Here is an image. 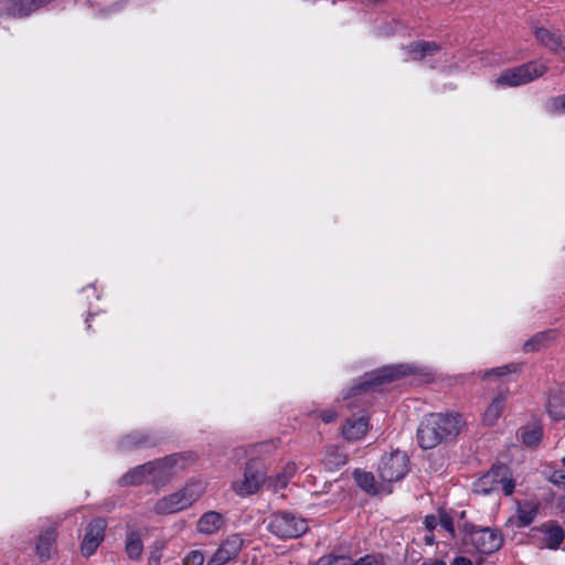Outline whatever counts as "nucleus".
<instances>
[{"mask_svg":"<svg viewBox=\"0 0 565 565\" xmlns=\"http://www.w3.org/2000/svg\"><path fill=\"white\" fill-rule=\"evenodd\" d=\"M425 542H426L428 545H433V544H434V542H435L434 535H433V534L426 535V536H425Z\"/></svg>","mask_w":565,"mask_h":565,"instance_id":"43","label":"nucleus"},{"mask_svg":"<svg viewBox=\"0 0 565 565\" xmlns=\"http://www.w3.org/2000/svg\"><path fill=\"white\" fill-rule=\"evenodd\" d=\"M554 339H555V331H553V330L539 332L524 343L523 350L525 352L539 351L542 348L546 347Z\"/></svg>","mask_w":565,"mask_h":565,"instance_id":"23","label":"nucleus"},{"mask_svg":"<svg viewBox=\"0 0 565 565\" xmlns=\"http://www.w3.org/2000/svg\"><path fill=\"white\" fill-rule=\"evenodd\" d=\"M518 371V365L514 363L505 364L502 366L493 367L484 372L483 377L491 375L503 376Z\"/></svg>","mask_w":565,"mask_h":565,"instance_id":"31","label":"nucleus"},{"mask_svg":"<svg viewBox=\"0 0 565 565\" xmlns=\"http://www.w3.org/2000/svg\"><path fill=\"white\" fill-rule=\"evenodd\" d=\"M152 445L151 438L147 434L131 433L126 435L119 443V447L122 450H132L138 448H145Z\"/></svg>","mask_w":565,"mask_h":565,"instance_id":"22","label":"nucleus"},{"mask_svg":"<svg viewBox=\"0 0 565 565\" xmlns=\"http://www.w3.org/2000/svg\"><path fill=\"white\" fill-rule=\"evenodd\" d=\"M355 483L367 494L376 495L380 493H391V488L385 486L383 480H375L372 472L355 469L352 473Z\"/></svg>","mask_w":565,"mask_h":565,"instance_id":"13","label":"nucleus"},{"mask_svg":"<svg viewBox=\"0 0 565 565\" xmlns=\"http://www.w3.org/2000/svg\"><path fill=\"white\" fill-rule=\"evenodd\" d=\"M317 565H341V557H321Z\"/></svg>","mask_w":565,"mask_h":565,"instance_id":"38","label":"nucleus"},{"mask_svg":"<svg viewBox=\"0 0 565 565\" xmlns=\"http://www.w3.org/2000/svg\"><path fill=\"white\" fill-rule=\"evenodd\" d=\"M152 471L151 462H147L143 465H140L130 471H128L126 475H124L119 483L124 487L126 486H138L143 483L145 481L150 482V475Z\"/></svg>","mask_w":565,"mask_h":565,"instance_id":"16","label":"nucleus"},{"mask_svg":"<svg viewBox=\"0 0 565 565\" xmlns=\"http://www.w3.org/2000/svg\"><path fill=\"white\" fill-rule=\"evenodd\" d=\"M439 524L441 525L443 529H445L447 532H449L450 535L454 537V535H455L454 522H452V518L448 513L441 512L439 514Z\"/></svg>","mask_w":565,"mask_h":565,"instance_id":"34","label":"nucleus"},{"mask_svg":"<svg viewBox=\"0 0 565 565\" xmlns=\"http://www.w3.org/2000/svg\"><path fill=\"white\" fill-rule=\"evenodd\" d=\"M546 108L551 113H565V94L550 98Z\"/></svg>","mask_w":565,"mask_h":565,"instance_id":"32","label":"nucleus"},{"mask_svg":"<svg viewBox=\"0 0 565 565\" xmlns=\"http://www.w3.org/2000/svg\"><path fill=\"white\" fill-rule=\"evenodd\" d=\"M543 436L542 428L537 425L527 426L522 431V441L530 447L539 445Z\"/></svg>","mask_w":565,"mask_h":565,"instance_id":"29","label":"nucleus"},{"mask_svg":"<svg viewBox=\"0 0 565 565\" xmlns=\"http://www.w3.org/2000/svg\"><path fill=\"white\" fill-rule=\"evenodd\" d=\"M539 512V507L536 503L531 501H525L523 503H519L518 505V526H527L535 519Z\"/></svg>","mask_w":565,"mask_h":565,"instance_id":"24","label":"nucleus"},{"mask_svg":"<svg viewBox=\"0 0 565 565\" xmlns=\"http://www.w3.org/2000/svg\"><path fill=\"white\" fill-rule=\"evenodd\" d=\"M341 565H385V562L382 554H366L353 563L341 557Z\"/></svg>","mask_w":565,"mask_h":565,"instance_id":"30","label":"nucleus"},{"mask_svg":"<svg viewBox=\"0 0 565 565\" xmlns=\"http://www.w3.org/2000/svg\"><path fill=\"white\" fill-rule=\"evenodd\" d=\"M504 402L505 397L503 395H499L493 398L483 414V423L486 425L491 426L499 419L504 407Z\"/></svg>","mask_w":565,"mask_h":565,"instance_id":"25","label":"nucleus"},{"mask_svg":"<svg viewBox=\"0 0 565 565\" xmlns=\"http://www.w3.org/2000/svg\"><path fill=\"white\" fill-rule=\"evenodd\" d=\"M562 461H563V465L565 466V457L562 459Z\"/></svg>","mask_w":565,"mask_h":565,"instance_id":"44","label":"nucleus"},{"mask_svg":"<svg viewBox=\"0 0 565 565\" xmlns=\"http://www.w3.org/2000/svg\"><path fill=\"white\" fill-rule=\"evenodd\" d=\"M320 417L321 419L326 423V424H329V423H332L337 419L338 415L332 409H329V411H323L320 413Z\"/></svg>","mask_w":565,"mask_h":565,"instance_id":"36","label":"nucleus"},{"mask_svg":"<svg viewBox=\"0 0 565 565\" xmlns=\"http://www.w3.org/2000/svg\"><path fill=\"white\" fill-rule=\"evenodd\" d=\"M127 555L131 559H138L143 551V544L140 537V534L136 531H130L126 537V546H125Z\"/></svg>","mask_w":565,"mask_h":565,"instance_id":"27","label":"nucleus"},{"mask_svg":"<svg viewBox=\"0 0 565 565\" xmlns=\"http://www.w3.org/2000/svg\"><path fill=\"white\" fill-rule=\"evenodd\" d=\"M53 0H4V9L13 18H24Z\"/></svg>","mask_w":565,"mask_h":565,"instance_id":"14","label":"nucleus"},{"mask_svg":"<svg viewBox=\"0 0 565 565\" xmlns=\"http://www.w3.org/2000/svg\"><path fill=\"white\" fill-rule=\"evenodd\" d=\"M535 38L552 52H557L559 50L562 36L552 33L550 30L545 28H536Z\"/></svg>","mask_w":565,"mask_h":565,"instance_id":"26","label":"nucleus"},{"mask_svg":"<svg viewBox=\"0 0 565 565\" xmlns=\"http://www.w3.org/2000/svg\"><path fill=\"white\" fill-rule=\"evenodd\" d=\"M179 460L178 455H170L163 459L150 461L152 466L150 482L157 487L163 486L174 475V467Z\"/></svg>","mask_w":565,"mask_h":565,"instance_id":"12","label":"nucleus"},{"mask_svg":"<svg viewBox=\"0 0 565 565\" xmlns=\"http://www.w3.org/2000/svg\"><path fill=\"white\" fill-rule=\"evenodd\" d=\"M369 430V423L364 416L350 418L347 420L342 434L350 441L361 439Z\"/></svg>","mask_w":565,"mask_h":565,"instance_id":"17","label":"nucleus"},{"mask_svg":"<svg viewBox=\"0 0 565 565\" xmlns=\"http://www.w3.org/2000/svg\"><path fill=\"white\" fill-rule=\"evenodd\" d=\"M408 457L404 451L395 450L381 458L377 475L384 484L402 480L408 472Z\"/></svg>","mask_w":565,"mask_h":565,"instance_id":"7","label":"nucleus"},{"mask_svg":"<svg viewBox=\"0 0 565 565\" xmlns=\"http://www.w3.org/2000/svg\"><path fill=\"white\" fill-rule=\"evenodd\" d=\"M406 51L412 60L420 61L427 56H433L439 51V45L430 41H416L406 46Z\"/></svg>","mask_w":565,"mask_h":565,"instance_id":"19","label":"nucleus"},{"mask_svg":"<svg viewBox=\"0 0 565 565\" xmlns=\"http://www.w3.org/2000/svg\"><path fill=\"white\" fill-rule=\"evenodd\" d=\"M224 523L223 515L216 511L205 512L198 521L196 529L203 534L217 532Z\"/></svg>","mask_w":565,"mask_h":565,"instance_id":"20","label":"nucleus"},{"mask_svg":"<svg viewBox=\"0 0 565 565\" xmlns=\"http://www.w3.org/2000/svg\"><path fill=\"white\" fill-rule=\"evenodd\" d=\"M439 523V519H437L435 515H427L424 520L425 527L431 532L437 524Z\"/></svg>","mask_w":565,"mask_h":565,"instance_id":"37","label":"nucleus"},{"mask_svg":"<svg viewBox=\"0 0 565 565\" xmlns=\"http://www.w3.org/2000/svg\"><path fill=\"white\" fill-rule=\"evenodd\" d=\"M405 374L406 370L402 365L382 369L376 373L372 374L367 380H365L361 384L352 387L351 394L356 395L361 392L367 391L369 388H374L383 383L392 382L393 380Z\"/></svg>","mask_w":565,"mask_h":565,"instance_id":"10","label":"nucleus"},{"mask_svg":"<svg viewBox=\"0 0 565 565\" xmlns=\"http://www.w3.org/2000/svg\"><path fill=\"white\" fill-rule=\"evenodd\" d=\"M544 534V546L550 550H556L565 539L564 530L554 523H545L539 529Z\"/></svg>","mask_w":565,"mask_h":565,"instance_id":"18","label":"nucleus"},{"mask_svg":"<svg viewBox=\"0 0 565 565\" xmlns=\"http://www.w3.org/2000/svg\"><path fill=\"white\" fill-rule=\"evenodd\" d=\"M204 555L200 551H191L183 559V565H203Z\"/></svg>","mask_w":565,"mask_h":565,"instance_id":"33","label":"nucleus"},{"mask_svg":"<svg viewBox=\"0 0 565 565\" xmlns=\"http://www.w3.org/2000/svg\"><path fill=\"white\" fill-rule=\"evenodd\" d=\"M106 526V521L102 518L94 519L88 523L81 544V552L84 556H90L95 553L104 541Z\"/></svg>","mask_w":565,"mask_h":565,"instance_id":"9","label":"nucleus"},{"mask_svg":"<svg viewBox=\"0 0 565 565\" xmlns=\"http://www.w3.org/2000/svg\"><path fill=\"white\" fill-rule=\"evenodd\" d=\"M422 565H446V562L437 558H428L425 559Z\"/></svg>","mask_w":565,"mask_h":565,"instance_id":"40","label":"nucleus"},{"mask_svg":"<svg viewBox=\"0 0 565 565\" xmlns=\"http://www.w3.org/2000/svg\"><path fill=\"white\" fill-rule=\"evenodd\" d=\"M555 54L557 55H561L565 58V36H562L561 38V46H559V50L557 52H554Z\"/></svg>","mask_w":565,"mask_h":565,"instance_id":"41","label":"nucleus"},{"mask_svg":"<svg viewBox=\"0 0 565 565\" xmlns=\"http://www.w3.org/2000/svg\"><path fill=\"white\" fill-rule=\"evenodd\" d=\"M546 66L539 63H526L518 67L503 71L495 79L498 86L515 87L527 84L542 76Z\"/></svg>","mask_w":565,"mask_h":565,"instance_id":"8","label":"nucleus"},{"mask_svg":"<svg viewBox=\"0 0 565 565\" xmlns=\"http://www.w3.org/2000/svg\"><path fill=\"white\" fill-rule=\"evenodd\" d=\"M463 541L470 543L477 552L491 554L498 551L503 544L502 535L489 527L477 529L473 525H465Z\"/></svg>","mask_w":565,"mask_h":565,"instance_id":"6","label":"nucleus"},{"mask_svg":"<svg viewBox=\"0 0 565 565\" xmlns=\"http://www.w3.org/2000/svg\"><path fill=\"white\" fill-rule=\"evenodd\" d=\"M547 412L555 420L565 418V402L558 396H552L547 401Z\"/></svg>","mask_w":565,"mask_h":565,"instance_id":"28","label":"nucleus"},{"mask_svg":"<svg viewBox=\"0 0 565 565\" xmlns=\"http://www.w3.org/2000/svg\"><path fill=\"white\" fill-rule=\"evenodd\" d=\"M548 480L556 484L557 487L565 489V470H554L550 477Z\"/></svg>","mask_w":565,"mask_h":565,"instance_id":"35","label":"nucleus"},{"mask_svg":"<svg viewBox=\"0 0 565 565\" xmlns=\"http://www.w3.org/2000/svg\"><path fill=\"white\" fill-rule=\"evenodd\" d=\"M203 487L200 482L186 483L181 490L159 499L153 507L157 514H172L182 511L200 499Z\"/></svg>","mask_w":565,"mask_h":565,"instance_id":"2","label":"nucleus"},{"mask_svg":"<svg viewBox=\"0 0 565 565\" xmlns=\"http://www.w3.org/2000/svg\"><path fill=\"white\" fill-rule=\"evenodd\" d=\"M515 483L505 465H495L487 473L475 482L473 491L479 494H489L502 490L505 495H511Z\"/></svg>","mask_w":565,"mask_h":565,"instance_id":"3","label":"nucleus"},{"mask_svg":"<svg viewBox=\"0 0 565 565\" xmlns=\"http://www.w3.org/2000/svg\"><path fill=\"white\" fill-rule=\"evenodd\" d=\"M266 479L265 466L257 459H250L243 472V478L232 482L233 491L239 497L252 495L259 491Z\"/></svg>","mask_w":565,"mask_h":565,"instance_id":"5","label":"nucleus"},{"mask_svg":"<svg viewBox=\"0 0 565 565\" xmlns=\"http://www.w3.org/2000/svg\"><path fill=\"white\" fill-rule=\"evenodd\" d=\"M55 540L56 531L54 527H49L40 534L35 545V552L41 561H47L52 557Z\"/></svg>","mask_w":565,"mask_h":565,"instance_id":"15","label":"nucleus"},{"mask_svg":"<svg viewBox=\"0 0 565 565\" xmlns=\"http://www.w3.org/2000/svg\"><path fill=\"white\" fill-rule=\"evenodd\" d=\"M462 426L459 414L431 413L424 417L417 428L418 444L423 449H433L458 436Z\"/></svg>","mask_w":565,"mask_h":565,"instance_id":"1","label":"nucleus"},{"mask_svg":"<svg viewBox=\"0 0 565 565\" xmlns=\"http://www.w3.org/2000/svg\"><path fill=\"white\" fill-rule=\"evenodd\" d=\"M347 461V454L338 447L328 448L322 459V463L329 470H338L343 467Z\"/></svg>","mask_w":565,"mask_h":565,"instance_id":"21","label":"nucleus"},{"mask_svg":"<svg viewBox=\"0 0 565 565\" xmlns=\"http://www.w3.org/2000/svg\"><path fill=\"white\" fill-rule=\"evenodd\" d=\"M243 539L238 534L228 536L215 551L206 565H224L232 558L236 557L242 550Z\"/></svg>","mask_w":565,"mask_h":565,"instance_id":"11","label":"nucleus"},{"mask_svg":"<svg viewBox=\"0 0 565 565\" xmlns=\"http://www.w3.org/2000/svg\"><path fill=\"white\" fill-rule=\"evenodd\" d=\"M160 563V555L152 553L149 557V565H159Z\"/></svg>","mask_w":565,"mask_h":565,"instance_id":"42","label":"nucleus"},{"mask_svg":"<svg viewBox=\"0 0 565 565\" xmlns=\"http://www.w3.org/2000/svg\"><path fill=\"white\" fill-rule=\"evenodd\" d=\"M450 565H473L471 559L465 556H457L452 559Z\"/></svg>","mask_w":565,"mask_h":565,"instance_id":"39","label":"nucleus"},{"mask_svg":"<svg viewBox=\"0 0 565 565\" xmlns=\"http://www.w3.org/2000/svg\"><path fill=\"white\" fill-rule=\"evenodd\" d=\"M267 530L281 539H295L306 533L308 525L305 519L294 513L278 512L269 518Z\"/></svg>","mask_w":565,"mask_h":565,"instance_id":"4","label":"nucleus"}]
</instances>
